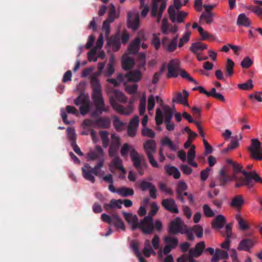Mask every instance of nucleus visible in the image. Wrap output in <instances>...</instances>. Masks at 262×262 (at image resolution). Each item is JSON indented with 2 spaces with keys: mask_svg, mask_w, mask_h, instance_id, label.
I'll list each match as a JSON object with an SVG mask.
<instances>
[{
  "mask_svg": "<svg viewBox=\"0 0 262 262\" xmlns=\"http://www.w3.org/2000/svg\"><path fill=\"white\" fill-rule=\"evenodd\" d=\"M104 66V62H99L98 64L99 72L95 73L91 77L90 84L93 90L92 98L95 106V112L93 113V115H95L96 114L100 115L103 112L107 113L109 111V107L105 105L102 97L101 85L97 77L100 74Z\"/></svg>",
  "mask_w": 262,
  "mask_h": 262,
  "instance_id": "obj_1",
  "label": "nucleus"
},
{
  "mask_svg": "<svg viewBox=\"0 0 262 262\" xmlns=\"http://www.w3.org/2000/svg\"><path fill=\"white\" fill-rule=\"evenodd\" d=\"M244 177L235 178L236 183L235 186L239 188L243 186H246L248 188H253L255 183L262 184V178L255 172V171H242Z\"/></svg>",
  "mask_w": 262,
  "mask_h": 262,
  "instance_id": "obj_2",
  "label": "nucleus"
},
{
  "mask_svg": "<svg viewBox=\"0 0 262 262\" xmlns=\"http://www.w3.org/2000/svg\"><path fill=\"white\" fill-rule=\"evenodd\" d=\"M122 213L125 220L132 225V229L135 230L136 229H140L144 234H147V216H144V219L139 222L138 217L137 215H133L130 213H127L123 211Z\"/></svg>",
  "mask_w": 262,
  "mask_h": 262,
  "instance_id": "obj_3",
  "label": "nucleus"
},
{
  "mask_svg": "<svg viewBox=\"0 0 262 262\" xmlns=\"http://www.w3.org/2000/svg\"><path fill=\"white\" fill-rule=\"evenodd\" d=\"M166 7L165 0H152L151 9V15L153 17H157V22H160L163 11Z\"/></svg>",
  "mask_w": 262,
  "mask_h": 262,
  "instance_id": "obj_4",
  "label": "nucleus"
},
{
  "mask_svg": "<svg viewBox=\"0 0 262 262\" xmlns=\"http://www.w3.org/2000/svg\"><path fill=\"white\" fill-rule=\"evenodd\" d=\"M186 226L181 218L177 217L169 223L168 226V232L171 235L182 234Z\"/></svg>",
  "mask_w": 262,
  "mask_h": 262,
  "instance_id": "obj_5",
  "label": "nucleus"
},
{
  "mask_svg": "<svg viewBox=\"0 0 262 262\" xmlns=\"http://www.w3.org/2000/svg\"><path fill=\"white\" fill-rule=\"evenodd\" d=\"M141 73L138 71H130L125 74H119L117 79L120 82L134 81L137 82L140 79Z\"/></svg>",
  "mask_w": 262,
  "mask_h": 262,
  "instance_id": "obj_6",
  "label": "nucleus"
},
{
  "mask_svg": "<svg viewBox=\"0 0 262 262\" xmlns=\"http://www.w3.org/2000/svg\"><path fill=\"white\" fill-rule=\"evenodd\" d=\"M168 78L177 77L180 70V62L177 59L171 60L167 66Z\"/></svg>",
  "mask_w": 262,
  "mask_h": 262,
  "instance_id": "obj_7",
  "label": "nucleus"
},
{
  "mask_svg": "<svg viewBox=\"0 0 262 262\" xmlns=\"http://www.w3.org/2000/svg\"><path fill=\"white\" fill-rule=\"evenodd\" d=\"M127 26L134 31H136L139 27V15L136 11L127 13Z\"/></svg>",
  "mask_w": 262,
  "mask_h": 262,
  "instance_id": "obj_8",
  "label": "nucleus"
},
{
  "mask_svg": "<svg viewBox=\"0 0 262 262\" xmlns=\"http://www.w3.org/2000/svg\"><path fill=\"white\" fill-rule=\"evenodd\" d=\"M110 103L115 111L122 114L129 115L133 111V108L130 105L123 108V106L119 104L113 97L110 98Z\"/></svg>",
  "mask_w": 262,
  "mask_h": 262,
  "instance_id": "obj_9",
  "label": "nucleus"
},
{
  "mask_svg": "<svg viewBox=\"0 0 262 262\" xmlns=\"http://www.w3.org/2000/svg\"><path fill=\"white\" fill-rule=\"evenodd\" d=\"M111 139L112 140L108 152L110 157H113L117 154L120 146V138L119 136H116L115 134H112L111 135Z\"/></svg>",
  "mask_w": 262,
  "mask_h": 262,
  "instance_id": "obj_10",
  "label": "nucleus"
},
{
  "mask_svg": "<svg viewBox=\"0 0 262 262\" xmlns=\"http://www.w3.org/2000/svg\"><path fill=\"white\" fill-rule=\"evenodd\" d=\"M130 157L132 161H133L134 166L136 167L140 175H142L143 174V171L142 170L141 164V157L134 148L132 149L130 153Z\"/></svg>",
  "mask_w": 262,
  "mask_h": 262,
  "instance_id": "obj_11",
  "label": "nucleus"
},
{
  "mask_svg": "<svg viewBox=\"0 0 262 262\" xmlns=\"http://www.w3.org/2000/svg\"><path fill=\"white\" fill-rule=\"evenodd\" d=\"M161 205L166 210L171 213L177 214L179 212L175 201L172 198L163 199Z\"/></svg>",
  "mask_w": 262,
  "mask_h": 262,
  "instance_id": "obj_12",
  "label": "nucleus"
},
{
  "mask_svg": "<svg viewBox=\"0 0 262 262\" xmlns=\"http://www.w3.org/2000/svg\"><path fill=\"white\" fill-rule=\"evenodd\" d=\"M260 145L261 143L258 139H253L251 140V146L249 148L251 158L258 161L262 160V155L260 157L257 154V150L260 148Z\"/></svg>",
  "mask_w": 262,
  "mask_h": 262,
  "instance_id": "obj_13",
  "label": "nucleus"
},
{
  "mask_svg": "<svg viewBox=\"0 0 262 262\" xmlns=\"http://www.w3.org/2000/svg\"><path fill=\"white\" fill-rule=\"evenodd\" d=\"M139 123V117L135 115L129 121L127 127L128 136L134 137L136 135V131Z\"/></svg>",
  "mask_w": 262,
  "mask_h": 262,
  "instance_id": "obj_14",
  "label": "nucleus"
},
{
  "mask_svg": "<svg viewBox=\"0 0 262 262\" xmlns=\"http://www.w3.org/2000/svg\"><path fill=\"white\" fill-rule=\"evenodd\" d=\"M107 45L112 47L113 52H116L119 50L121 46L120 38L119 35H116L107 37Z\"/></svg>",
  "mask_w": 262,
  "mask_h": 262,
  "instance_id": "obj_15",
  "label": "nucleus"
},
{
  "mask_svg": "<svg viewBox=\"0 0 262 262\" xmlns=\"http://www.w3.org/2000/svg\"><path fill=\"white\" fill-rule=\"evenodd\" d=\"M111 121L108 117H99L95 119V127L101 129H107L111 126Z\"/></svg>",
  "mask_w": 262,
  "mask_h": 262,
  "instance_id": "obj_16",
  "label": "nucleus"
},
{
  "mask_svg": "<svg viewBox=\"0 0 262 262\" xmlns=\"http://www.w3.org/2000/svg\"><path fill=\"white\" fill-rule=\"evenodd\" d=\"M205 248V244L203 241L197 243L195 248H191L189 250V255L191 257H198L202 255Z\"/></svg>",
  "mask_w": 262,
  "mask_h": 262,
  "instance_id": "obj_17",
  "label": "nucleus"
},
{
  "mask_svg": "<svg viewBox=\"0 0 262 262\" xmlns=\"http://www.w3.org/2000/svg\"><path fill=\"white\" fill-rule=\"evenodd\" d=\"M104 157V151L100 146H97L95 150H90L87 154V157L91 160H98Z\"/></svg>",
  "mask_w": 262,
  "mask_h": 262,
  "instance_id": "obj_18",
  "label": "nucleus"
},
{
  "mask_svg": "<svg viewBox=\"0 0 262 262\" xmlns=\"http://www.w3.org/2000/svg\"><path fill=\"white\" fill-rule=\"evenodd\" d=\"M254 241L250 238H245L241 241L238 246V250L250 251V249L254 246Z\"/></svg>",
  "mask_w": 262,
  "mask_h": 262,
  "instance_id": "obj_19",
  "label": "nucleus"
},
{
  "mask_svg": "<svg viewBox=\"0 0 262 262\" xmlns=\"http://www.w3.org/2000/svg\"><path fill=\"white\" fill-rule=\"evenodd\" d=\"M130 247L140 262H146L145 258L141 256V253L139 251L140 243L138 241H132L130 243Z\"/></svg>",
  "mask_w": 262,
  "mask_h": 262,
  "instance_id": "obj_20",
  "label": "nucleus"
},
{
  "mask_svg": "<svg viewBox=\"0 0 262 262\" xmlns=\"http://www.w3.org/2000/svg\"><path fill=\"white\" fill-rule=\"evenodd\" d=\"M138 89V85L134 83L132 85H126L125 86V91L129 94L133 95L132 99L130 100V103H133L136 101L139 95L136 93Z\"/></svg>",
  "mask_w": 262,
  "mask_h": 262,
  "instance_id": "obj_21",
  "label": "nucleus"
},
{
  "mask_svg": "<svg viewBox=\"0 0 262 262\" xmlns=\"http://www.w3.org/2000/svg\"><path fill=\"white\" fill-rule=\"evenodd\" d=\"M141 45V39L139 37L136 38L132 41L128 47V52L129 54L138 53Z\"/></svg>",
  "mask_w": 262,
  "mask_h": 262,
  "instance_id": "obj_22",
  "label": "nucleus"
},
{
  "mask_svg": "<svg viewBox=\"0 0 262 262\" xmlns=\"http://www.w3.org/2000/svg\"><path fill=\"white\" fill-rule=\"evenodd\" d=\"M187 189V186L184 181H180L176 189V197L178 200H180L182 203H185V199L183 197V192Z\"/></svg>",
  "mask_w": 262,
  "mask_h": 262,
  "instance_id": "obj_23",
  "label": "nucleus"
},
{
  "mask_svg": "<svg viewBox=\"0 0 262 262\" xmlns=\"http://www.w3.org/2000/svg\"><path fill=\"white\" fill-rule=\"evenodd\" d=\"M226 223V221L225 216L220 214L217 215L213 220L211 224L212 227L216 229H220L224 227Z\"/></svg>",
  "mask_w": 262,
  "mask_h": 262,
  "instance_id": "obj_24",
  "label": "nucleus"
},
{
  "mask_svg": "<svg viewBox=\"0 0 262 262\" xmlns=\"http://www.w3.org/2000/svg\"><path fill=\"white\" fill-rule=\"evenodd\" d=\"M91 166L88 163H85L83 167H82V175L84 178L92 183H94L95 181V177L92 175V172L91 171Z\"/></svg>",
  "mask_w": 262,
  "mask_h": 262,
  "instance_id": "obj_25",
  "label": "nucleus"
},
{
  "mask_svg": "<svg viewBox=\"0 0 262 262\" xmlns=\"http://www.w3.org/2000/svg\"><path fill=\"white\" fill-rule=\"evenodd\" d=\"M135 64V61L133 58L124 55L122 57V67L125 70H129Z\"/></svg>",
  "mask_w": 262,
  "mask_h": 262,
  "instance_id": "obj_26",
  "label": "nucleus"
},
{
  "mask_svg": "<svg viewBox=\"0 0 262 262\" xmlns=\"http://www.w3.org/2000/svg\"><path fill=\"white\" fill-rule=\"evenodd\" d=\"M168 38L165 36L162 39V45L164 48L166 49L168 52H173L177 47V43L171 41L169 45L167 44Z\"/></svg>",
  "mask_w": 262,
  "mask_h": 262,
  "instance_id": "obj_27",
  "label": "nucleus"
},
{
  "mask_svg": "<svg viewBox=\"0 0 262 262\" xmlns=\"http://www.w3.org/2000/svg\"><path fill=\"white\" fill-rule=\"evenodd\" d=\"M113 124L117 132H120L124 130L125 123L121 121L118 116L113 117Z\"/></svg>",
  "mask_w": 262,
  "mask_h": 262,
  "instance_id": "obj_28",
  "label": "nucleus"
},
{
  "mask_svg": "<svg viewBox=\"0 0 262 262\" xmlns=\"http://www.w3.org/2000/svg\"><path fill=\"white\" fill-rule=\"evenodd\" d=\"M236 23L238 26H243L245 27H248L251 25L250 19L244 13H242L238 15Z\"/></svg>",
  "mask_w": 262,
  "mask_h": 262,
  "instance_id": "obj_29",
  "label": "nucleus"
},
{
  "mask_svg": "<svg viewBox=\"0 0 262 262\" xmlns=\"http://www.w3.org/2000/svg\"><path fill=\"white\" fill-rule=\"evenodd\" d=\"M114 159L112 160V164L113 165L118 169L120 170L123 174L126 173V170L122 165V160L120 157L117 155V154L115 156H113Z\"/></svg>",
  "mask_w": 262,
  "mask_h": 262,
  "instance_id": "obj_30",
  "label": "nucleus"
},
{
  "mask_svg": "<svg viewBox=\"0 0 262 262\" xmlns=\"http://www.w3.org/2000/svg\"><path fill=\"white\" fill-rule=\"evenodd\" d=\"M244 204V200L243 196L242 195H237L233 198L230 203V205L232 207L239 209L242 207Z\"/></svg>",
  "mask_w": 262,
  "mask_h": 262,
  "instance_id": "obj_31",
  "label": "nucleus"
},
{
  "mask_svg": "<svg viewBox=\"0 0 262 262\" xmlns=\"http://www.w3.org/2000/svg\"><path fill=\"white\" fill-rule=\"evenodd\" d=\"M113 222L112 224H113L117 229H121L122 230H125V226L120 216L116 213L113 214Z\"/></svg>",
  "mask_w": 262,
  "mask_h": 262,
  "instance_id": "obj_32",
  "label": "nucleus"
},
{
  "mask_svg": "<svg viewBox=\"0 0 262 262\" xmlns=\"http://www.w3.org/2000/svg\"><path fill=\"white\" fill-rule=\"evenodd\" d=\"M99 135L101 138L103 147L104 148H106L110 142L108 132L106 130H101L99 132Z\"/></svg>",
  "mask_w": 262,
  "mask_h": 262,
  "instance_id": "obj_33",
  "label": "nucleus"
},
{
  "mask_svg": "<svg viewBox=\"0 0 262 262\" xmlns=\"http://www.w3.org/2000/svg\"><path fill=\"white\" fill-rule=\"evenodd\" d=\"M117 193L123 197H127L133 195L134 191L132 188L123 187L117 189Z\"/></svg>",
  "mask_w": 262,
  "mask_h": 262,
  "instance_id": "obj_34",
  "label": "nucleus"
},
{
  "mask_svg": "<svg viewBox=\"0 0 262 262\" xmlns=\"http://www.w3.org/2000/svg\"><path fill=\"white\" fill-rule=\"evenodd\" d=\"M207 48V45L201 42H196L192 44L190 50L192 52L196 53L198 51H203Z\"/></svg>",
  "mask_w": 262,
  "mask_h": 262,
  "instance_id": "obj_35",
  "label": "nucleus"
},
{
  "mask_svg": "<svg viewBox=\"0 0 262 262\" xmlns=\"http://www.w3.org/2000/svg\"><path fill=\"white\" fill-rule=\"evenodd\" d=\"M235 219L237 220L239 229L241 230L245 231L249 229V226L245 220L241 217L240 214H237L235 215Z\"/></svg>",
  "mask_w": 262,
  "mask_h": 262,
  "instance_id": "obj_36",
  "label": "nucleus"
},
{
  "mask_svg": "<svg viewBox=\"0 0 262 262\" xmlns=\"http://www.w3.org/2000/svg\"><path fill=\"white\" fill-rule=\"evenodd\" d=\"M173 116V112L169 106H164V123H169L171 121V118Z\"/></svg>",
  "mask_w": 262,
  "mask_h": 262,
  "instance_id": "obj_37",
  "label": "nucleus"
},
{
  "mask_svg": "<svg viewBox=\"0 0 262 262\" xmlns=\"http://www.w3.org/2000/svg\"><path fill=\"white\" fill-rule=\"evenodd\" d=\"M234 62L230 59L227 60V63L225 67L226 74L227 76L230 77L233 74Z\"/></svg>",
  "mask_w": 262,
  "mask_h": 262,
  "instance_id": "obj_38",
  "label": "nucleus"
},
{
  "mask_svg": "<svg viewBox=\"0 0 262 262\" xmlns=\"http://www.w3.org/2000/svg\"><path fill=\"white\" fill-rule=\"evenodd\" d=\"M113 93L114 94V97L112 96L116 101L117 99L119 101L124 103L127 101V98L126 96L124 95V94L117 90H114Z\"/></svg>",
  "mask_w": 262,
  "mask_h": 262,
  "instance_id": "obj_39",
  "label": "nucleus"
},
{
  "mask_svg": "<svg viewBox=\"0 0 262 262\" xmlns=\"http://www.w3.org/2000/svg\"><path fill=\"white\" fill-rule=\"evenodd\" d=\"M254 85L252 79H249L247 82L243 83H239L237 84V87L242 90H251L253 89Z\"/></svg>",
  "mask_w": 262,
  "mask_h": 262,
  "instance_id": "obj_40",
  "label": "nucleus"
},
{
  "mask_svg": "<svg viewBox=\"0 0 262 262\" xmlns=\"http://www.w3.org/2000/svg\"><path fill=\"white\" fill-rule=\"evenodd\" d=\"M161 144L163 145L168 146L170 149L172 151H176L177 150L176 146L173 144V142L168 137H165L161 140Z\"/></svg>",
  "mask_w": 262,
  "mask_h": 262,
  "instance_id": "obj_41",
  "label": "nucleus"
},
{
  "mask_svg": "<svg viewBox=\"0 0 262 262\" xmlns=\"http://www.w3.org/2000/svg\"><path fill=\"white\" fill-rule=\"evenodd\" d=\"M67 134L71 144L76 143V136L74 129L72 127L68 128Z\"/></svg>",
  "mask_w": 262,
  "mask_h": 262,
  "instance_id": "obj_42",
  "label": "nucleus"
},
{
  "mask_svg": "<svg viewBox=\"0 0 262 262\" xmlns=\"http://www.w3.org/2000/svg\"><path fill=\"white\" fill-rule=\"evenodd\" d=\"M164 241L166 243H167L168 245L171 246L173 248H175L178 244V239L177 237H171L169 236H165L164 238Z\"/></svg>",
  "mask_w": 262,
  "mask_h": 262,
  "instance_id": "obj_43",
  "label": "nucleus"
},
{
  "mask_svg": "<svg viewBox=\"0 0 262 262\" xmlns=\"http://www.w3.org/2000/svg\"><path fill=\"white\" fill-rule=\"evenodd\" d=\"M148 193L149 196L152 199L157 198V189L156 186L150 182H148Z\"/></svg>",
  "mask_w": 262,
  "mask_h": 262,
  "instance_id": "obj_44",
  "label": "nucleus"
},
{
  "mask_svg": "<svg viewBox=\"0 0 262 262\" xmlns=\"http://www.w3.org/2000/svg\"><path fill=\"white\" fill-rule=\"evenodd\" d=\"M214 16L212 12L209 13H204L203 12L200 17V19L202 20L204 19L205 22L209 24L211 23L213 19V17Z\"/></svg>",
  "mask_w": 262,
  "mask_h": 262,
  "instance_id": "obj_45",
  "label": "nucleus"
},
{
  "mask_svg": "<svg viewBox=\"0 0 262 262\" xmlns=\"http://www.w3.org/2000/svg\"><path fill=\"white\" fill-rule=\"evenodd\" d=\"M146 99L145 93L143 94L142 97L140 99L139 105V114L140 115H143L145 111Z\"/></svg>",
  "mask_w": 262,
  "mask_h": 262,
  "instance_id": "obj_46",
  "label": "nucleus"
},
{
  "mask_svg": "<svg viewBox=\"0 0 262 262\" xmlns=\"http://www.w3.org/2000/svg\"><path fill=\"white\" fill-rule=\"evenodd\" d=\"M253 63V61L249 56L245 57L241 63V66L243 68L249 69Z\"/></svg>",
  "mask_w": 262,
  "mask_h": 262,
  "instance_id": "obj_47",
  "label": "nucleus"
},
{
  "mask_svg": "<svg viewBox=\"0 0 262 262\" xmlns=\"http://www.w3.org/2000/svg\"><path fill=\"white\" fill-rule=\"evenodd\" d=\"M158 185L160 189L165 193L170 195L173 194L172 190L170 187H167L166 184L160 182Z\"/></svg>",
  "mask_w": 262,
  "mask_h": 262,
  "instance_id": "obj_48",
  "label": "nucleus"
},
{
  "mask_svg": "<svg viewBox=\"0 0 262 262\" xmlns=\"http://www.w3.org/2000/svg\"><path fill=\"white\" fill-rule=\"evenodd\" d=\"M88 101H89V98L86 97L83 94H80L76 99H75L74 103L76 105H81L82 104H84Z\"/></svg>",
  "mask_w": 262,
  "mask_h": 262,
  "instance_id": "obj_49",
  "label": "nucleus"
},
{
  "mask_svg": "<svg viewBox=\"0 0 262 262\" xmlns=\"http://www.w3.org/2000/svg\"><path fill=\"white\" fill-rule=\"evenodd\" d=\"M191 229L195 233L198 238H200L202 237L203 229L202 226L199 225H194Z\"/></svg>",
  "mask_w": 262,
  "mask_h": 262,
  "instance_id": "obj_50",
  "label": "nucleus"
},
{
  "mask_svg": "<svg viewBox=\"0 0 262 262\" xmlns=\"http://www.w3.org/2000/svg\"><path fill=\"white\" fill-rule=\"evenodd\" d=\"M113 21H110V20L106 19L104 21L102 25V30L105 33V35L106 37L110 35V24L112 23Z\"/></svg>",
  "mask_w": 262,
  "mask_h": 262,
  "instance_id": "obj_51",
  "label": "nucleus"
},
{
  "mask_svg": "<svg viewBox=\"0 0 262 262\" xmlns=\"http://www.w3.org/2000/svg\"><path fill=\"white\" fill-rule=\"evenodd\" d=\"M155 120L156 124L158 125H160L163 123V114L161 110L159 108H157L156 110Z\"/></svg>",
  "mask_w": 262,
  "mask_h": 262,
  "instance_id": "obj_52",
  "label": "nucleus"
},
{
  "mask_svg": "<svg viewBox=\"0 0 262 262\" xmlns=\"http://www.w3.org/2000/svg\"><path fill=\"white\" fill-rule=\"evenodd\" d=\"M186 234L187 236V239L190 241H192L194 239V236L193 234L192 231L189 228H188L187 226L186 228L184 230L183 232H182V234Z\"/></svg>",
  "mask_w": 262,
  "mask_h": 262,
  "instance_id": "obj_53",
  "label": "nucleus"
},
{
  "mask_svg": "<svg viewBox=\"0 0 262 262\" xmlns=\"http://www.w3.org/2000/svg\"><path fill=\"white\" fill-rule=\"evenodd\" d=\"M203 209L204 214L207 217H211L214 215V213L213 210L210 208V207L208 205H204L203 206Z\"/></svg>",
  "mask_w": 262,
  "mask_h": 262,
  "instance_id": "obj_54",
  "label": "nucleus"
},
{
  "mask_svg": "<svg viewBox=\"0 0 262 262\" xmlns=\"http://www.w3.org/2000/svg\"><path fill=\"white\" fill-rule=\"evenodd\" d=\"M184 99V96H183L181 92H176L174 94V96L172 98V101L174 103L180 104L181 102H182L183 100Z\"/></svg>",
  "mask_w": 262,
  "mask_h": 262,
  "instance_id": "obj_55",
  "label": "nucleus"
},
{
  "mask_svg": "<svg viewBox=\"0 0 262 262\" xmlns=\"http://www.w3.org/2000/svg\"><path fill=\"white\" fill-rule=\"evenodd\" d=\"M195 146L192 145L187 152V161H193L195 158Z\"/></svg>",
  "mask_w": 262,
  "mask_h": 262,
  "instance_id": "obj_56",
  "label": "nucleus"
},
{
  "mask_svg": "<svg viewBox=\"0 0 262 262\" xmlns=\"http://www.w3.org/2000/svg\"><path fill=\"white\" fill-rule=\"evenodd\" d=\"M133 148L132 146H130V147L129 146V145L128 144V143H125L123 145V146L121 149V151H120L121 156L123 157H127L128 155V151L129 150H132V149Z\"/></svg>",
  "mask_w": 262,
  "mask_h": 262,
  "instance_id": "obj_57",
  "label": "nucleus"
},
{
  "mask_svg": "<svg viewBox=\"0 0 262 262\" xmlns=\"http://www.w3.org/2000/svg\"><path fill=\"white\" fill-rule=\"evenodd\" d=\"M179 72H180V76L183 78L187 79L188 80L194 82L195 84L197 83L196 81L192 77H191L186 71L180 69Z\"/></svg>",
  "mask_w": 262,
  "mask_h": 262,
  "instance_id": "obj_58",
  "label": "nucleus"
},
{
  "mask_svg": "<svg viewBox=\"0 0 262 262\" xmlns=\"http://www.w3.org/2000/svg\"><path fill=\"white\" fill-rule=\"evenodd\" d=\"M79 110L80 113L82 115H86L90 110L89 101H87L84 104H82V105H80Z\"/></svg>",
  "mask_w": 262,
  "mask_h": 262,
  "instance_id": "obj_59",
  "label": "nucleus"
},
{
  "mask_svg": "<svg viewBox=\"0 0 262 262\" xmlns=\"http://www.w3.org/2000/svg\"><path fill=\"white\" fill-rule=\"evenodd\" d=\"M169 27L170 25L168 23L167 19L166 18H164L162 20L161 26L162 33L164 34H167Z\"/></svg>",
  "mask_w": 262,
  "mask_h": 262,
  "instance_id": "obj_60",
  "label": "nucleus"
},
{
  "mask_svg": "<svg viewBox=\"0 0 262 262\" xmlns=\"http://www.w3.org/2000/svg\"><path fill=\"white\" fill-rule=\"evenodd\" d=\"M145 0H139L140 1V7L143 8L141 11V16L143 17H145L147 14V4L145 3Z\"/></svg>",
  "mask_w": 262,
  "mask_h": 262,
  "instance_id": "obj_61",
  "label": "nucleus"
},
{
  "mask_svg": "<svg viewBox=\"0 0 262 262\" xmlns=\"http://www.w3.org/2000/svg\"><path fill=\"white\" fill-rule=\"evenodd\" d=\"M190 35V32H187L184 35V36L180 39V42L179 43V47L180 48L183 47L185 43H186L189 41Z\"/></svg>",
  "mask_w": 262,
  "mask_h": 262,
  "instance_id": "obj_62",
  "label": "nucleus"
},
{
  "mask_svg": "<svg viewBox=\"0 0 262 262\" xmlns=\"http://www.w3.org/2000/svg\"><path fill=\"white\" fill-rule=\"evenodd\" d=\"M169 18L172 23L176 21V11L172 6H170L168 9Z\"/></svg>",
  "mask_w": 262,
  "mask_h": 262,
  "instance_id": "obj_63",
  "label": "nucleus"
},
{
  "mask_svg": "<svg viewBox=\"0 0 262 262\" xmlns=\"http://www.w3.org/2000/svg\"><path fill=\"white\" fill-rule=\"evenodd\" d=\"M151 44L156 50H158L161 46L160 39L159 37L154 34V37L151 40Z\"/></svg>",
  "mask_w": 262,
  "mask_h": 262,
  "instance_id": "obj_64",
  "label": "nucleus"
}]
</instances>
